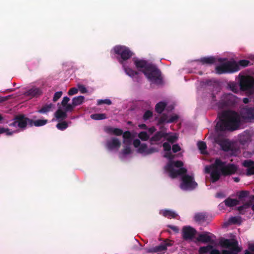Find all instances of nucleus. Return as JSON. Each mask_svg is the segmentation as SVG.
<instances>
[{
	"mask_svg": "<svg viewBox=\"0 0 254 254\" xmlns=\"http://www.w3.org/2000/svg\"><path fill=\"white\" fill-rule=\"evenodd\" d=\"M205 170L206 173H210L211 182L215 183L219 180L221 175L227 176L235 174L238 167L234 164H226L225 162L217 159L214 164L206 166Z\"/></svg>",
	"mask_w": 254,
	"mask_h": 254,
	"instance_id": "f257e3e1",
	"label": "nucleus"
},
{
	"mask_svg": "<svg viewBox=\"0 0 254 254\" xmlns=\"http://www.w3.org/2000/svg\"><path fill=\"white\" fill-rule=\"evenodd\" d=\"M241 124V117L239 113L233 111H226L219 117L216 125L217 131H234L238 129Z\"/></svg>",
	"mask_w": 254,
	"mask_h": 254,
	"instance_id": "f03ea898",
	"label": "nucleus"
},
{
	"mask_svg": "<svg viewBox=\"0 0 254 254\" xmlns=\"http://www.w3.org/2000/svg\"><path fill=\"white\" fill-rule=\"evenodd\" d=\"M144 74L152 83L160 85L163 82L161 72L154 64L148 66Z\"/></svg>",
	"mask_w": 254,
	"mask_h": 254,
	"instance_id": "7ed1b4c3",
	"label": "nucleus"
},
{
	"mask_svg": "<svg viewBox=\"0 0 254 254\" xmlns=\"http://www.w3.org/2000/svg\"><path fill=\"white\" fill-rule=\"evenodd\" d=\"M240 70L239 66L236 62H227L215 67L216 72L221 74L225 73H232Z\"/></svg>",
	"mask_w": 254,
	"mask_h": 254,
	"instance_id": "20e7f679",
	"label": "nucleus"
},
{
	"mask_svg": "<svg viewBox=\"0 0 254 254\" xmlns=\"http://www.w3.org/2000/svg\"><path fill=\"white\" fill-rule=\"evenodd\" d=\"M239 86L242 91L254 92V77L250 75H242L240 78Z\"/></svg>",
	"mask_w": 254,
	"mask_h": 254,
	"instance_id": "39448f33",
	"label": "nucleus"
},
{
	"mask_svg": "<svg viewBox=\"0 0 254 254\" xmlns=\"http://www.w3.org/2000/svg\"><path fill=\"white\" fill-rule=\"evenodd\" d=\"M114 51L115 54L120 56V58L118 60L121 64H123L124 61L130 59L133 55L130 49L125 46H116L114 48Z\"/></svg>",
	"mask_w": 254,
	"mask_h": 254,
	"instance_id": "423d86ee",
	"label": "nucleus"
},
{
	"mask_svg": "<svg viewBox=\"0 0 254 254\" xmlns=\"http://www.w3.org/2000/svg\"><path fill=\"white\" fill-rule=\"evenodd\" d=\"M197 186L192 175H185L182 176L180 188L184 190H192Z\"/></svg>",
	"mask_w": 254,
	"mask_h": 254,
	"instance_id": "0eeeda50",
	"label": "nucleus"
},
{
	"mask_svg": "<svg viewBox=\"0 0 254 254\" xmlns=\"http://www.w3.org/2000/svg\"><path fill=\"white\" fill-rule=\"evenodd\" d=\"M31 123V119L26 117L23 114H19L14 117L13 122L9 124L11 127H17L19 128L24 129L28 124Z\"/></svg>",
	"mask_w": 254,
	"mask_h": 254,
	"instance_id": "6e6552de",
	"label": "nucleus"
},
{
	"mask_svg": "<svg viewBox=\"0 0 254 254\" xmlns=\"http://www.w3.org/2000/svg\"><path fill=\"white\" fill-rule=\"evenodd\" d=\"M220 244L223 248L233 249L235 251L241 252V249L238 246V242L235 239H224Z\"/></svg>",
	"mask_w": 254,
	"mask_h": 254,
	"instance_id": "1a4fd4ad",
	"label": "nucleus"
},
{
	"mask_svg": "<svg viewBox=\"0 0 254 254\" xmlns=\"http://www.w3.org/2000/svg\"><path fill=\"white\" fill-rule=\"evenodd\" d=\"M196 233V230L190 226H184L182 229V236L185 240H192Z\"/></svg>",
	"mask_w": 254,
	"mask_h": 254,
	"instance_id": "9d476101",
	"label": "nucleus"
},
{
	"mask_svg": "<svg viewBox=\"0 0 254 254\" xmlns=\"http://www.w3.org/2000/svg\"><path fill=\"white\" fill-rule=\"evenodd\" d=\"M222 100L225 106L231 107L238 102L239 99L235 95L229 93L224 94Z\"/></svg>",
	"mask_w": 254,
	"mask_h": 254,
	"instance_id": "9b49d317",
	"label": "nucleus"
},
{
	"mask_svg": "<svg viewBox=\"0 0 254 254\" xmlns=\"http://www.w3.org/2000/svg\"><path fill=\"white\" fill-rule=\"evenodd\" d=\"M240 117L244 120L254 119V107H249L247 106L241 109Z\"/></svg>",
	"mask_w": 254,
	"mask_h": 254,
	"instance_id": "f8f14e48",
	"label": "nucleus"
},
{
	"mask_svg": "<svg viewBox=\"0 0 254 254\" xmlns=\"http://www.w3.org/2000/svg\"><path fill=\"white\" fill-rule=\"evenodd\" d=\"M121 146L120 140L116 137H113L111 139L107 141L106 147L109 150H118Z\"/></svg>",
	"mask_w": 254,
	"mask_h": 254,
	"instance_id": "ddd939ff",
	"label": "nucleus"
},
{
	"mask_svg": "<svg viewBox=\"0 0 254 254\" xmlns=\"http://www.w3.org/2000/svg\"><path fill=\"white\" fill-rule=\"evenodd\" d=\"M134 64L135 67L144 74L147 67L152 64L148 63L146 60L136 59L134 61Z\"/></svg>",
	"mask_w": 254,
	"mask_h": 254,
	"instance_id": "4468645a",
	"label": "nucleus"
},
{
	"mask_svg": "<svg viewBox=\"0 0 254 254\" xmlns=\"http://www.w3.org/2000/svg\"><path fill=\"white\" fill-rule=\"evenodd\" d=\"M243 166L246 168V175L248 176L254 175V161L251 160H246L243 162Z\"/></svg>",
	"mask_w": 254,
	"mask_h": 254,
	"instance_id": "2eb2a0df",
	"label": "nucleus"
},
{
	"mask_svg": "<svg viewBox=\"0 0 254 254\" xmlns=\"http://www.w3.org/2000/svg\"><path fill=\"white\" fill-rule=\"evenodd\" d=\"M252 200H254V194L251 195L249 197V200L247 202H245L243 205L237 208V210L239 211L240 214H245L247 212L248 210L250 209L252 205L251 201Z\"/></svg>",
	"mask_w": 254,
	"mask_h": 254,
	"instance_id": "dca6fc26",
	"label": "nucleus"
},
{
	"mask_svg": "<svg viewBox=\"0 0 254 254\" xmlns=\"http://www.w3.org/2000/svg\"><path fill=\"white\" fill-rule=\"evenodd\" d=\"M210 233L205 232L203 234H200L198 235L196 240L198 242H200L203 243H209L210 244H213L215 243V241L211 239V237L209 236Z\"/></svg>",
	"mask_w": 254,
	"mask_h": 254,
	"instance_id": "f3484780",
	"label": "nucleus"
},
{
	"mask_svg": "<svg viewBox=\"0 0 254 254\" xmlns=\"http://www.w3.org/2000/svg\"><path fill=\"white\" fill-rule=\"evenodd\" d=\"M104 130L106 133L109 134L116 136H121L123 133V130L122 129L109 126L106 127L104 128Z\"/></svg>",
	"mask_w": 254,
	"mask_h": 254,
	"instance_id": "a211bd4d",
	"label": "nucleus"
},
{
	"mask_svg": "<svg viewBox=\"0 0 254 254\" xmlns=\"http://www.w3.org/2000/svg\"><path fill=\"white\" fill-rule=\"evenodd\" d=\"M171 244L169 242H164L161 243L159 245L151 248L150 250L152 253H157L164 252L167 250L168 246H170Z\"/></svg>",
	"mask_w": 254,
	"mask_h": 254,
	"instance_id": "6ab92c4d",
	"label": "nucleus"
},
{
	"mask_svg": "<svg viewBox=\"0 0 254 254\" xmlns=\"http://www.w3.org/2000/svg\"><path fill=\"white\" fill-rule=\"evenodd\" d=\"M165 170L169 173V176L172 178H175L178 175L177 170H175L172 163H168L165 166Z\"/></svg>",
	"mask_w": 254,
	"mask_h": 254,
	"instance_id": "aec40b11",
	"label": "nucleus"
},
{
	"mask_svg": "<svg viewBox=\"0 0 254 254\" xmlns=\"http://www.w3.org/2000/svg\"><path fill=\"white\" fill-rule=\"evenodd\" d=\"M42 94L41 89L39 88L33 87L27 91L25 94L31 97H37Z\"/></svg>",
	"mask_w": 254,
	"mask_h": 254,
	"instance_id": "412c9836",
	"label": "nucleus"
},
{
	"mask_svg": "<svg viewBox=\"0 0 254 254\" xmlns=\"http://www.w3.org/2000/svg\"><path fill=\"white\" fill-rule=\"evenodd\" d=\"M207 218V214L205 212L196 213L194 216V220L199 223H202L205 222Z\"/></svg>",
	"mask_w": 254,
	"mask_h": 254,
	"instance_id": "4be33fe9",
	"label": "nucleus"
},
{
	"mask_svg": "<svg viewBox=\"0 0 254 254\" xmlns=\"http://www.w3.org/2000/svg\"><path fill=\"white\" fill-rule=\"evenodd\" d=\"M240 252L235 251L233 249L223 250L221 253L218 250L213 249L210 252V254H238Z\"/></svg>",
	"mask_w": 254,
	"mask_h": 254,
	"instance_id": "5701e85b",
	"label": "nucleus"
},
{
	"mask_svg": "<svg viewBox=\"0 0 254 254\" xmlns=\"http://www.w3.org/2000/svg\"><path fill=\"white\" fill-rule=\"evenodd\" d=\"M203 64H212L216 62V59L213 57H203L198 60Z\"/></svg>",
	"mask_w": 254,
	"mask_h": 254,
	"instance_id": "b1692460",
	"label": "nucleus"
},
{
	"mask_svg": "<svg viewBox=\"0 0 254 254\" xmlns=\"http://www.w3.org/2000/svg\"><path fill=\"white\" fill-rule=\"evenodd\" d=\"M168 136L167 133L163 132L161 131H157L151 138L150 141H159L162 137H166Z\"/></svg>",
	"mask_w": 254,
	"mask_h": 254,
	"instance_id": "393cba45",
	"label": "nucleus"
},
{
	"mask_svg": "<svg viewBox=\"0 0 254 254\" xmlns=\"http://www.w3.org/2000/svg\"><path fill=\"white\" fill-rule=\"evenodd\" d=\"M123 137L124 138L123 143L129 145L131 143L132 136L129 131H126L123 133Z\"/></svg>",
	"mask_w": 254,
	"mask_h": 254,
	"instance_id": "a878e982",
	"label": "nucleus"
},
{
	"mask_svg": "<svg viewBox=\"0 0 254 254\" xmlns=\"http://www.w3.org/2000/svg\"><path fill=\"white\" fill-rule=\"evenodd\" d=\"M162 213L164 217L169 219L175 218L178 216L174 211L167 209L163 210Z\"/></svg>",
	"mask_w": 254,
	"mask_h": 254,
	"instance_id": "bb28decb",
	"label": "nucleus"
},
{
	"mask_svg": "<svg viewBox=\"0 0 254 254\" xmlns=\"http://www.w3.org/2000/svg\"><path fill=\"white\" fill-rule=\"evenodd\" d=\"M55 117L57 120H64L65 119L67 115L66 112L64 110L62 111L61 109H59L55 113Z\"/></svg>",
	"mask_w": 254,
	"mask_h": 254,
	"instance_id": "cd10ccee",
	"label": "nucleus"
},
{
	"mask_svg": "<svg viewBox=\"0 0 254 254\" xmlns=\"http://www.w3.org/2000/svg\"><path fill=\"white\" fill-rule=\"evenodd\" d=\"M225 205L228 207L235 206L239 204V201L237 199H233L230 197L224 200Z\"/></svg>",
	"mask_w": 254,
	"mask_h": 254,
	"instance_id": "c85d7f7f",
	"label": "nucleus"
},
{
	"mask_svg": "<svg viewBox=\"0 0 254 254\" xmlns=\"http://www.w3.org/2000/svg\"><path fill=\"white\" fill-rule=\"evenodd\" d=\"M48 123V120L46 119L44 120H37L33 121L31 119V123L30 124V126L32 127L34 126L35 127H41L45 125Z\"/></svg>",
	"mask_w": 254,
	"mask_h": 254,
	"instance_id": "c756f323",
	"label": "nucleus"
},
{
	"mask_svg": "<svg viewBox=\"0 0 254 254\" xmlns=\"http://www.w3.org/2000/svg\"><path fill=\"white\" fill-rule=\"evenodd\" d=\"M84 100V97L83 96H79L77 97H75L72 98V102L75 107L81 105Z\"/></svg>",
	"mask_w": 254,
	"mask_h": 254,
	"instance_id": "7c9ffc66",
	"label": "nucleus"
},
{
	"mask_svg": "<svg viewBox=\"0 0 254 254\" xmlns=\"http://www.w3.org/2000/svg\"><path fill=\"white\" fill-rule=\"evenodd\" d=\"M53 106V105L52 103L46 104L39 110L38 112L40 114H46L51 111Z\"/></svg>",
	"mask_w": 254,
	"mask_h": 254,
	"instance_id": "2f4dec72",
	"label": "nucleus"
},
{
	"mask_svg": "<svg viewBox=\"0 0 254 254\" xmlns=\"http://www.w3.org/2000/svg\"><path fill=\"white\" fill-rule=\"evenodd\" d=\"M213 246L210 245H208L206 246L201 247L199 248L198 250L199 254H207V253L210 250L212 251L213 250Z\"/></svg>",
	"mask_w": 254,
	"mask_h": 254,
	"instance_id": "473e14b6",
	"label": "nucleus"
},
{
	"mask_svg": "<svg viewBox=\"0 0 254 254\" xmlns=\"http://www.w3.org/2000/svg\"><path fill=\"white\" fill-rule=\"evenodd\" d=\"M166 106V104L163 102H160L155 106V111L159 114H161Z\"/></svg>",
	"mask_w": 254,
	"mask_h": 254,
	"instance_id": "72a5a7b5",
	"label": "nucleus"
},
{
	"mask_svg": "<svg viewBox=\"0 0 254 254\" xmlns=\"http://www.w3.org/2000/svg\"><path fill=\"white\" fill-rule=\"evenodd\" d=\"M90 117L92 119L94 120H101L106 119L107 116L105 114L97 113L91 115Z\"/></svg>",
	"mask_w": 254,
	"mask_h": 254,
	"instance_id": "f704fd0d",
	"label": "nucleus"
},
{
	"mask_svg": "<svg viewBox=\"0 0 254 254\" xmlns=\"http://www.w3.org/2000/svg\"><path fill=\"white\" fill-rule=\"evenodd\" d=\"M125 71L127 75L131 77H133L138 74V72L137 71L129 67H125Z\"/></svg>",
	"mask_w": 254,
	"mask_h": 254,
	"instance_id": "c9c22d12",
	"label": "nucleus"
},
{
	"mask_svg": "<svg viewBox=\"0 0 254 254\" xmlns=\"http://www.w3.org/2000/svg\"><path fill=\"white\" fill-rule=\"evenodd\" d=\"M222 149L224 151H229L232 150V147L229 142L223 141L221 143Z\"/></svg>",
	"mask_w": 254,
	"mask_h": 254,
	"instance_id": "e433bc0d",
	"label": "nucleus"
},
{
	"mask_svg": "<svg viewBox=\"0 0 254 254\" xmlns=\"http://www.w3.org/2000/svg\"><path fill=\"white\" fill-rule=\"evenodd\" d=\"M197 146L198 149L200 150L201 154L205 153V150L207 148L205 142L202 141H199L197 143Z\"/></svg>",
	"mask_w": 254,
	"mask_h": 254,
	"instance_id": "4c0bfd02",
	"label": "nucleus"
},
{
	"mask_svg": "<svg viewBox=\"0 0 254 254\" xmlns=\"http://www.w3.org/2000/svg\"><path fill=\"white\" fill-rule=\"evenodd\" d=\"M250 191L248 190H242L240 191L238 193V196L239 198L241 200H242L244 198H246L247 197H250L251 195H249Z\"/></svg>",
	"mask_w": 254,
	"mask_h": 254,
	"instance_id": "58836bf2",
	"label": "nucleus"
},
{
	"mask_svg": "<svg viewBox=\"0 0 254 254\" xmlns=\"http://www.w3.org/2000/svg\"><path fill=\"white\" fill-rule=\"evenodd\" d=\"M229 223L234 224H240L241 223V218L237 216L232 217L229 219Z\"/></svg>",
	"mask_w": 254,
	"mask_h": 254,
	"instance_id": "ea45409f",
	"label": "nucleus"
},
{
	"mask_svg": "<svg viewBox=\"0 0 254 254\" xmlns=\"http://www.w3.org/2000/svg\"><path fill=\"white\" fill-rule=\"evenodd\" d=\"M56 127L61 130H64L68 127L67 123L65 121H63L57 124Z\"/></svg>",
	"mask_w": 254,
	"mask_h": 254,
	"instance_id": "a19ab883",
	"label": "nucleus"
},
{
	"mask_svg": "<svg viewBox=\"0 0 254 254\" xmlns=\"http://www.w3.org/2000/svg\"><path fill=\"white\" fill-rule=\"evenodd\" d=\"M138 136L143 141H146L149 139V135L145 131H141L139 133Z\"/></svg>",
	"mask_w": 254,
	"mask_h": 254,
	"instance_id": "79ce46f5",
	"label": "nucleus"
},
{
	"mask_svg": "<svg viewBox=\"0 0 254 254\" xmlns=\"http://www.w3.org/2000/svg\"><path fill=\"white\" fill-rule=\"evenodd\" d=\"M229 86L230 89L234 93H237L238 92L239 86L235 82H230Z\"/></svg>",
	"mask_w": 254,
	"mask_h": 254,
	"instance_id": "37998d69",
	"label": "nucleus"
},
{
	"mask_svg": "<svg viewBox=\"0 0 254 254\" xmlns=\"http://www.w3.org/2000/svg\"><path fill=\"white\" fill-rule=\"evenodd\" d=\"M147 146L146 144L143 143L141 144L138 149V152L141 154H146L147 151Z\"/></svg>",
	"mask_w": 254,
	"mask_h": 254,
	"instance_id": "c03bdc74",
	"label": "nucleus"
},
{
	"mask_svg": "<svg viewBox=\"0 0 254 254\" xmlns=\"http://www.w3.org/2000/svg\"><path fill=\"white\" fill-rule=\"evenodd\" d=\"M153 116V113L150 110H147L145 112L143 116V120L145 121L149 120Z\"/></svg>",
	"mask_w": 254,
	"mask_h": 254,
	"instance_id": "a18cd8bd",
	"label": "nucleus"
},
{
	"mask_svg": "<svg viewBox=\"0 0 254 254\" xmlns=\"http://www.w3.org/2000/svg\"><path fill=\"white\" fill-rule=\"evenodd\" d=\"M168 116L166 114H163L162 115L161 117L158 120V124L160 125L163 124L165 123H167L168 121Z\"/></svg>",
	"mask_w": 254,
	"mask_h": 254,
	"instance_id": "49530a36",
	"label": "nucleus"
},
{
	"mask_svg": "<svg viewBox=\"0 0 254 254\" xmlns=\"http://www.w3.org/2000/svg\"><path fill=\"white\" fill-rule=\"evenodd\" d=\"M3 133H5L7 135H11L13 134V132L11 131L10 129L7 128L0 127V134Z\"/></svg>",
	"mask_w": 254,
	"mask_h": 254,
	"instance_id": "de8ad7c7",
	"label": "nucleus"
},
{
	"mask_svg": "<svg viewBox=\"0 0 254 254\" xmlns=\"http://www.w3.org/2000/svg\"><path fill=\"white\" fill-rule=\"evenodd\" d=\"M64 108V110L67 113L68 112H72L73 111L74 108L75 107L74 106H73V104H67L65 106H63Z\"/></svg>",
	"mask_w": 254,
	"mask_h": 254,
	"instance_id": "09e8293b",
	"label": "nucleus"
},
{
	"mask_svg": "<svg viewBox=\"0 0 254 254\" xmlns=\"http://www.w3.org/2000/svg\"><path fill=\"white\" fill-rule=\"evenodd\" d=\"M250 63L249 61L246 60H242L239 61L237 64L239 66V68H240V66L246 67Z\"/></svg>",
	"mask_w": 254,
	"mask_h": 254,
	"instance_id": "8fccbe9b",
	"label": "nucleus"
},
{
	"mask_svg": "<svg viewBox=\"0 0 254 254\" xmlns=\"http://www.w3.org/2000/svg\"><path fill=\"white\" fill-rule=\"evenodd\" d=\"M168 163H172L173 166H175L177 168H180L183 166L184 163L182 161H171Z\"/></svg>",
	"mask_w": 254,
	"mask_h": 254,
	"instance_id": "3c124183",
	"label": "nucleus"
},
{
	"mask_svg": "<svg viewBox=\"0 0 254 254\" xmlns=\"http://www.w3.org/2000/svg\"><path fill=\"white\" fill-rule=\"evenodd\" d=\"M177 172L179 176H183V175H187V170L185 168L182 167L177 170Z\"/></svg>",
	"mask_w": 254,
	"mask_h": 254,
	"instance_id": "603ef678",
	"label": "nucleus"
},
{
	"mask_svg": "<svg viewBox=\"0 0 254 254\" xmlns=\"http://www.w3.org/2000/svg\"><path fill=\"white\" fill-rule=\"evenodd\" d=\"M62 94L63 92L62 91L56 92L54 95L53 101L54 102H56L61 97Z\"/></svg>",
	"mask_w": 254,
	"mask_h": 254,
	"instance_id": "864d4df0",
	"label": "nucleus"
},
{
	"mask_svg": "<svg viewBox=\"0 0 254 254\" xmlns=\"http://www.w3.org/2000/svg\"><path fill=\"white\" fill-rule=\"evenodd\" d=\"M103 104H106L109 105L112 104V102L110 99H108L104 100H99L98 101V105H101Z\"/></svg>",
	"mask_w": 254,
	"mask_h": 254,
	"instance_id": "5fc2aeb1",
	"label": "nucleus"
},
{
	"mask_svg": "<svg viewBox=\"0 0 254 254\" xmlns=\"http://www.w3.org/2000/svg\"><path fill=\"white\" fill-rule=\"evenodd\" d=\"M131 149L129 146H126L124 149L122 150V154L123 155H128L131 153Z\"/></svg>",
	"mask_w": 254,
	"mask_h": 254,
	"instance_id": "6e6d98bb",
	"label": "nucleus"
},
{
	"mask_svg": "<svg viewBox=\"0 0 254 254\" xmlns=\"http://www.w3.org/2000/svg\"><path fill=\"white\" fill-rule=\"evenodd\" d=\"M157 151H158L157 149L155 147H150L149 148H147L145 155L151 154H152V153L157 152Z\"/></svg>",
	"mask_w": 254,
	"mask_h": 254,
	"instance_id": "4d7b16f0",
	"label": "nucleus"
},
{
	"mask_svg": "<svg viewBox=\"0 0 254 254\" xmlns=\"http://www.w3.org/2000/svg\"><path fill=\"white\" fill-rule=\"evenodd\" d=\"M78 88L79 90L81 93H86L87 92L88 90L85 87V86L82 84H78Z\"/></svg>",
	"mask_w": 254,
	"mask_h": 254,
	"instance_id": "13d9d810",
	"label": "nucleus"
},
{
	"mask_svg": "<svg viewBox=\"0 0 254 254\" xmlns=\"http://www.w3.org/2000/svg\"><path fill=\"white\" fill-rule=\"evenodd\" d=\"M78 89H77L75 87H73V88H70L68 91V94L69 95V96H72V95H73L74 94H76V93H77L78 92Z\"/></svg>",
	"mask_w": 254,
	"mask_h": 254,
	"instance_id": "bf43d9fd",
	"label": "nucleus"
},
{
	"mask_svg": "<svg viewBox=\"0 0 254 254\" xmlns=\"http://www.w3.org/2000/svg\"><path fill=\"white\" fill-rule=\"evenodd\" d=\"M178 118H179V117L177 115L172 116L168 119V120L167 121V123H173L175 121H177L178 120Z\"/></svg>",
	"mask_w": 254,
	"mask_h": 254,
	"instance_id": "052dcab7",
	"label": "nucleus"
},
{
	"mask_svg": "<svg viewBox=\"0 0 254 254\" xmlns=\"http://www.w3.org/2000/svg\"><path fill=\"white\" fill-rule=\"evenodd\" d=\"M163 147L164 148V150L166 151H170L171 149L170 144L167 142H165L163 143Z\"/></svg>",
	"mask_w": 254,
	"mask_h": 254,
	"instance_id": "680f3d73",
	"label": "nucleus"
},
{
	"mask_svg": "<svg viewBox=\"0 0 254 254\" xmlns=\"http://www.w3.org/2000/svg\"><path fill=\"white\" fill-rule=\"evenodd\" d=\"M172 150L174 153H176L181 150V147L178 144H174L172 146Z\"/></svg>",
	"mask_w": 254,
	"mask_h": 254,
	"instance_id": "e2e57ef3",
	"label": "nucleus"
},
{
	"mask_svg": "<svg viewBox=\"0 0 254 254\" xmlns=\"http://www.w3.org/2000/svg\"><path fill=\"white\" fill-rule=\"evenodd\" d=\"M69 100H70V99L69 97H68L67 96L64 97L63 99V100H62V103H61L63 107L66 105V104H68V102H69Z\"/></svg>",
	"mask_w": 254,
	"mask_h": 254,
	"instance_id": "0e129e2a",
	"label": "nucleus"
},
{
	"mask_svg": "<svg viewBox=\"0 0 254 254\" xmlns=\"http://www.w3.org/2000/svg\"><path fill=\"white\" fill-rule=\"evenodd\" d=\"M164 157L165 158H167L169 159L170 160H172L174 158V156L171 153V152L170 151H167Z\"/></svg>",
	"mask_w": 254,
	"mask_h": 254,
	"instance_id": "69168bd1",
	"label": "nucleus"
},
{
	"mask_svg": "<svg viewBox=\"0 0 254 254\" xmlns=\"http://www.w3.org/2000/svg\"><path fill=\"white\" fill-rule=\"evenodd\" d=\"M167 227L168 228H170L171 230H172L176 233H179V228L177 226H173V225H168L167 226Z\"/></svg>",
	"mask_w": 254,
	"mask_h": 254,
	"instance_id": "338daca9",
	"label": "nucleus"
},
{
	"mask_svg": "<svg viewBox=\"0 0 254 254\" xmlns=\"http://www.w3.org/2000/svg\"><path fill=\"white\" fill-rule=\"evenodd\" d=\"M133 145L135 148L140 146L141 145L140 140L138 139H134L133 141Z\"/></svg>",
	"mask_w": 254,
	"mask_h": 254,
	"instance_id": "774afa93",
	"label": "nucleus"
}]
</instances>
